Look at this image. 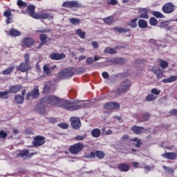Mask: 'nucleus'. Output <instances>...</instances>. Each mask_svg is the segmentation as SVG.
Here are the masks:
<instances>
[{
    "instance_id": "f257e3e1",
    "label": "nucleus",
    "mask_w": 177,
    "mask_h": 177,
    "mask_svg": "<svg viewBox=\"0 0 177 177\" xmlns=\"http://www.w3.org/2000/svg\"><path fill=\"white\" fill-rule=\"evenodd\" d=\"M41 103L43 104H50V106H57L68 110V111H74L80 110L81 106L75 104L66 100L60 99L55 95L46 96L41 100Z\"/></svg>"
},
{
    "instance_id": "f03ea898",
    "label": "nucleus",
    "mask_w": 177,
    "mask_h": 177,
    "mask_svg": "<svg viewBox=\"0 0 177 177\" xmlns=\"http://www.w3.org/2000/svg\"><path fill=\"white\" fill-rule=\"evenodd\" d=\"M75 70L73 68H68L59 73L57 78L58 80H66V78H71L74 75Z\"/></svg>"
},
{
    "instance_id": "7ed1b4c3",
    "label": "nucleus",
    "mask_w": 177,
    "mask_h": 177,
    "mask_svg": "<svg viewBox=\"0 0 177 177\" xmlns=\"http://www.w3.org/2000/svg\"><path fill=\"white\" fill-rule=\"evenodd\" d=\"M131 88V82L127 80L121 82L120 85L117 89L118 95H122L124 92H127L128 89Z\"/></svg>"
},
{
    "instance_id": "20e7f679",
    "label": "nucleus",
    "mask_w": 177,
    "mask_h": 177,
    "mask_svg": "<svg viewBox=\"0 0 177 177\" xmlns=\"http://www.w3.org/2000/svg\"><path fill=\"white\" fill-rule=\"evenodd\" d=\"M84 150V144L82 142H77L71 145L69 148V151L71 154H78L80 151Z\"/></svg>"
},
{
    "instance_id": "39448f33",
    "label": "nucleus",
    "mask_w": 177,
    "mask_h": 177,
    "mask_svg": "<svg viewBox=\"0 0 177 177\" xmlns=\"http://www.w3.org/2000/svg\"><path fill=\"white\" fill-rule=\"evenodd\" d=\"M22 13L26 15L27 13L30 17H33V19L37 18V15L38 13L35 12V6L33 5H30L27 7V10H22L21 11Z\"/></svg>"
},
{
    "instance_id": "423d86ee",
    "label": "nucleus",
    "mask_w": 177,
    "mask_h": 177,
    "mask_svg": "<svg viewBox=\"0 0 177 177\" xmlns=\"http://www.w3.org/2000/svg\"><path fill=\"white\" fill-rule=\"evenodd\" d=\"M162 10L164 13H172L175 10V6L172 3H167L162 6Z\"/></svg>"
},
{
    "instance_id": "0eeeda50",
    "label": "nucleus",
    "mask_w": 177,
    "mask_h": 177,
    "mask_svg": "<svg viewBox=\"0 0 177 177\" xmlns=\"http://www.w3.org/2000/svg\"><path fill=\"white\" fill-rule=\"evenodd\" d=\"M71 127L73 129H80L81 128V120L77 117H72L70 119Z\"/></svg>"
},
{
    "instance_id": "6e6552de",
    "label": "nucleus",
    "mask_w": 177,
    "mask_h": 177,
    "mask_svg": "<svg viewBox=\"0 0 177 177\" xmlns=\"http://www.w3.org/2000/svg\"><path fill=\"white\" fill-rule=\"evenodd\" d=\"M34 44H35V41L31 37H24L22 39L23 48H30Z\"/></svg>"
},
{
    "instance_id": "1a4fd4ad",
    "label": "nucleus",
    "mask_w": 177,
    "mask_h": 177,
    "mask_svg": "<svg viewBox=\"0 0 177 177\" xmlns=\"http://www.w3.org/2000/svg\"><path fill=\"white\" fill-rule=\"evenodd\" d=\"M38 96H39V88H38V86H37L32 91L27 93L26 99L28 100L30 97L37 99Z\"/></svg>"
},
{
    "instance_id": "9d476101",
    "label": "nucleus",
    "mask_w": 177,
    "mask_h": 177,
    "mask_svg": "<svg viewBox=\"0 0 177 177\" xmlns=\"http://www.w3.org/2000/svg\"><path fill=\"white\" fill-rule=\"evenodd\" d=\"M45 144V137L42 136H37L34 138L33 145L36 147L42 146Z\"/></svg>"
},
{
    "instance_id": "9b49d317",
    "label": "nucleus",
    "mask_w": 177,
    "mask_h": 177,
    "mask_svg": "<svg viewBox=\"0 0 177 177\" xmlns=\"http://www.w3.org/2000/svg\"><path fill=\"white\" fill-rule=\"evenodd\" d=\"M105 110H117L120 109V104L117 102H109L104 106Z\"/></svg>"
},
{
    "instance_id": "f8f14e48",
    "label": "nucleus",
    "mask_w": 177,
    "mask_h": 177,
    "mask_svg": "<svg viewBox=\"0 0 177 177\" xmlns=\"http://www.w3.org/2000/svg\"><path fill=\"white\" fill-rule=\"evenodd\" d=\"M37 19H48V20H52L53 19V16L51 15L49 13H37L36 18Z\"/></svg>"
},
{
    "instance_id": "ddd939ff",
    "label": "nucleus",
    "mask_w": 177,
    "mask_h": 177,
    "mask_svg": "<svg viewBox=\"0 0 177 177\" xmlns=\"http://www.w3.org/2000/svg\"><path fill=\"white\" fill-rule=\"evenodd\" d=\"M28 70H30V64H26L25 62L21 63L17 68V71L21 73H26Z\"/></svg>"
},
{
    "instance_id": "4468645a",
    "label": "nucleus",
    "mask_w": 177,
    "mask_h": 177,
    "mask_svg": "<svg viewBox=\"0 0 177 177\" xmlns=\"http://www.w3.org/2000/svg\"><path fill=\"white\" fill-rule=\"evenodd\" d=\"M162 157L167 160H176V153L175 152H167L162 154Z\"/></svg>"
},
{
    "instance_id": "2eb2a0df",
    "label": "nucleus",
    "mask_w": 177,
    "mask_h": 177,
    "mask_svg": "<svg viewBox=\"0 0 177 177\" xmlns=\"http://www.w3.org/2000/svg\"><path fill=\"white\" fill-rule=\"evenodd\" d=\"M64 57H66L64 54L52 53L50 55V59H52V60H62Z\"/></svg>"
},
{
    "instance_id": "dca6fc26",
    "label": "nucleus",
    "mask_w": 177,
    "mask_h": 177,
    "mask_svg": "<svg viewBox=\"0 0 177 177\" xmlns=\"http://www.w3.org/2000/svg\"><path fill=\"white\" fill-rule=\"evenodd\" d=\"M23 89V86L20 84H17L15 86H12L8 90L9 93H17V92H20V90Z\"/></svg>"
},
{
    "instance_id": "f3484780",
    "label": "nucleus",
    "mask_w": 177,
    "mask_h": 177,
    "mask_svg": "<svg viewBox=\"0 0 177 177\" xmlns=\"http://www.w3.org/2000/svg\"><path fill=\"white\" fill-rule=\"evenodd\" d=\"M129 165L125 163H121L118 165V169L122 172H128L129 171Z\"/></svg>"
},
{
    "instance_id": "a211bd4d",
    "label": "nucleus",
    "mask_w": 177,
    "mask_h": 177,
    "mask_svg": "<svg viewBox=\"0 0 177 177\" xmlns=\"http://www.w3.org/2000/svg\"><path fill=\"white\" fill-rule=\"evenodd\" d=\"M48 37H46V35L42 34L40 35L39 36V39L41 41V43L39 44L38 48L39 49V48L44 46V45H45V44H46V39H47Z\"/></svg>"
},
{
    "instance_id": "6ab92c4d",
    "label": "nucleus",
    "mask_w": 177,
    "mask_h": 177,
    "mask_svg": "<svg viewBox=\"0 0 177 177\" xmlns=\"http://www.w3.org/2000/svg\"><path fill=\"white\" fill-rule=\"evenodd\" d=\"M15 66H10L2 71L3 75H10L13 71H15Z\"/></svg>"
},
{
    "instance_id": "aec40b11",
    "label": "nucleus",
    "mask_w": 177,
    "mask_h": 177,
    "mask_svg": "<svg viewBox=\"0 0 177 177\" xmlns=\"http://www.w3.org/2000/svg\"><path fill=\"white\" fill-rule=\"evenodd\" d=\"M145 129L143 127H138V126H133L131 127V131L134 132L136 135H139L140 133H142V131Z\"/></svg>"
},
{
    "instance_id": "412c9836",
    "label": "nucleus",
    "mask_w": 177,
    "mask_h": 177,
    "mask_svg": "<svg viewBox=\"0 0 177 177\" xmlns=\"http://www.w3.org/2000/svg\"><path fill=\"white\" fill-rule=\"evenodd\" d=\"M140 13L141 14L140 17L142 19H149V11H147V9L146 8H142L140 10Z\"/></svg>"
},
{
    "instance_id": "4be33fe9",
    "label": "nucleus",
    "mask_w": 177,
    "mask_h": 177,
    "mask_svg": "<svg viewBox=\"0 0 177 177\" xmlns=\"http://www.w3.org/2000/svg\"><path fill=\"white\" fill-rule=\"evenodd\" d=\"M176 80H177V76L171 75L169 78L164 79L162 80V82L164 84H168L169 82H174V81H176Z\"/></svg>"
},
{
    "instance_id": "5701e85b",
    "label": "nucleus",
    "mask_w": 177,
    "mask_h": 177,
    "mask_svg": "<svg viewBox=\"0 0 177 177\" xmlns=\"http://www.w3.org/2000/svg\"><path fill=\"white\" fill-rule=\"evenodd\" d=\"M9 34L11 37H20L21 35V33L16 29L10 30Z\"/></svg>"
},
{
    "instance_id": "b1692460",
    "label": "nucleus",
    "mask_w": 177,
    "mask_h": 177,
    "mask_svg": "<svg viewBox=\"0 0 177 177\" xmlns=\"http://www.w3.org/2000/svg\"><path fill=\"white\" fill-rule=\"evenodd\" d=\"M101 133H102V132L100 131V129H94L91 131V136L93 138H99V136H100Z\"/></svg>"
},
{
    "instance_id": "393cba45",
    "label": "nucleus",
    "mask_w": 177,
    "mask_h": 177,
    "mask_svg": "<svg viewBox=\"0 0 177 177\" xmlns=\"http://www.w3.org/2000/svg\"><path fill=\"white\" fill-rule=\"evenodd\" d=\"M14 100L17 104H21V103L24 102V97L21 95H15Z\"/></svg>"
},
{
    "instance_id": "a878e982",
    "label": "nucleus",
    "mask_w": 177,
    "mask_h": 177,
    "mask_svg": "<svg viewBox=\"0 0 177 177\" xmlns=\"http://www.w3.org/2000/svg\"><path fill=\"white\" fill-rule=\"evenodd\" d=\"M136 21H138V18H135L131 20V21L128 22L127 24L131 28H136V27L138 26V24H136Z\"/></svg>"
},
{
    "instance_id": "bb28decb",
    "label": "nucleus",
    "mask_w": 177,
    "mask_h": 177,
    "mask_svg": "<svg viewBox=\"0 0 177 177\" xmlns=\"http://www.w3.org/2000/svg\"><path fill=\"white\" fill-rule=\"evenodd\" d=\"M114 31H118V32H120V34H122V32H127L128 31H131V29L129 28H118L115 27L114 28Z\"/></svg>"
},
{
    "instance_id": "cd10ccee",
    "label": "nucleus",
    "mask_w": 177,
    "mask_h": 177,
    "mask_svg": "<svg viewBox=\"0 0 177 177\" xmlns=\"http://www.w3.org/2000/svg\"><path fill=\"white\" fill-rule=\"evenodd\" d=\"M154 74L156 75L157 78L160 79L162 77V74H164V72L161 71L160 68H157L156 70H153Z\"/></svg>"
},
{
    "instance_id": "c85d7f7f",
    "label": "nucleus",
    "mask_w": 177,
    "mask_h": 177,
    "mask_svg": "<svg viewBox=\"0 0 177 177\" xmlns=\"http://www.w3.org/2000/svg\"><path fill=\"white\" fill-rule=\"evenodd\" d=\"M76 35L80 37V38H82V39H84L85 38V35H86V33L81 29H77L76 30Z\"/></svg>"
},
{
    "instance_id": "c756f323",
    "label": "nucleus",
    "mask_w": 177,
    "mask_h": 177,
    "mask_svg": "<svg viewBox=\"0 0 177 177\" xmlns=\"http://www.w3.org/2000/svg\"><path fill=\"white\" fill-rule=\"evenodd\" d=\"M138 26L140 28H146L147 27V22L143 19L138 21Z\"/></svg>"
},
{
    "instance_id": "7c9ffc66",
    "label": "nucleus",
    "mask_w": 177,
    "mask_h": 177,
    "mask_svg": "<svg viewBox=\"0 0 177 177\" xmlns=\"http://www.w3.org/2000/svg\"><path fill=\"white\" fill-rule=\"evenodd\" d=\"M104 52V53H110L111 55H115V53H117V50L115 48H111L110 47H107Z\"/></svg>"
},
{
    "instance_id": "2f4dec72",
    "label": "nucleus",
    "mask_w": 177,
    "mask_h": 177,
    "mask_svg": "<svg viewBox=\"0 0 177 177\" xmlns=\"http://www.w3.org/2000/svg\"><path fill=\"white\" fill-rule=\"evenodd\" d=\"M9 91H0V98L2 99H9Z\"/></svg>"
},
{
    "instance_id": "473e14b6",
    "label": "nucleus",
    "mask_w": 177,
    "mask_h": 177,
    "mask_svg": "<svg viewBox=\"0 0 177 177\" xmlns=\"http://www.w3.org/2000/svg\"><path fill=\"white\" fill-rule=\"evenodd\" d=\"M69 21L71 24H73V26H77V24H80L81 19L77 18H71L69 19Z\"/></svg>"
},
{
    "instance_id": "72a5a7b5",
    "label": "nucleus",
    "mask_w": 177,
    "mask_h": 177,
    "mask_svg": "<svg viewBox=\"0 0 177 177\" xmlns=\"http://www.w3.org/2000/svg\"><path fill=\"white\" fill-rule=\"evenodd\" d=\"M131 140L135 142L133 145L136 146V147H140V145H142V140L140 139L135 138Z\"/></svg>"
},
{
    "instance_id": "f704fd0d",
    "label": "nucleus",
    "mask_w": 177,
    "mask_h": 177,
    "mask_svg": "<svg viewBox=\"0 0 177 177\" xmlns=\"http://www.w3.org/2000/svg\"><path fill=\"white\" fill-rule=\"evenodd\" d=\"M43 70L46 74H50L52 73V71L50 69V65L46 64L43 67Z\"/></svg>"
},
{
    "instance_id": "c9c22d12",
    "label": "nucleus",
    "mask_w": 177,
    "mask_h": 177,
    "mask_svg": "<svg viewBox=\"0 0 177 177\" xmlns=\"http://www.w3.org/2000/svg\"><path fill=\"white\" fill-rule=\"evenodd\" d=\"M157 97L153 94H149L145 97L146 102H153V100H156Z\"/></svg>"
},
{
    "instance_id": "e433bc0d",
    "label": "nucleus",
    "mask_w": 177,
    "mask_h": 177,
    "mask_svg": "<svg viewBox=\"0 0 177 177\" xmlns=\"http://www.w3.org/2000/svg\"><path fill=\"white\" fill-rule=\"evenodd\" d=\"M71 8H82V4L78 1H71Z\"/></svg>"
},
{
    "instance_id": "4c0bfd02",
    "label": "nucleus",
    "mask_w": 177,
    "mask_h": 177,
    "mask_svg": "<svg viewBox=\"0 0 177 177\" xmlns=\"http://www.w3.org/2000/svg\"><path fill=\"white\" fill-rule=\"evenodd\" d=\"M17 5L21 9V8H27V3L21 1V0H18Z\"/></svg>"
},
{
    "instance_id": "58836bf2",
    "label": "nucleus",
    "mask_w": 177,
    "mask_h": 177,
    "mask_svg": "<svg viewBox=\"0 0 177 177\" xmlns=\"http://www.w3.org/2000/svg\"><path fill=\"white\" fill-rule=\"evenodd\" d=\"M12 12H15V10L8 9L7 10H6L4 12L3 17H10V16H12Z\"/></svg>"
},
{
    "instance_id": "ea45409f",
    "label": "nucleus",
    "mask_w": 177,
    "mask_h": 177,
    "mask_svg": "<svg viewBox=\"0 0 177 177\" xmlns=\"http://www.w3.org/2000/svg\"><path fill=\"white\" fill-rule=\"evenodd\" d=\"M49 91H50V82H48L44 85V93H49Z\"/></svg>"
},
{
    "instance_id": "a19ab883",
    "label": "nucleus",
    "mask_w": 177,
    "mask_h": 177,
    "mask_svg": "<svg viewBox=\"0 0 177 177\" xmlns=\"http://www.w3.org/2000/svg\"><path fill=\"white\" fill-rule=\"evenodd\" d=\"M153 16H155V17H157V19H162L164 18V15H162V13H161L160 12L158 11H154L153 12Z\"/></svg>"
},
{
    "instance_id": "79ce46f5",
    "label": "nucleus",
    "mask_w": 177,
    "mask_h": 177,
    "mask_svg": "<svg viewBox=\"0 0 177 177\" xmlns=\"http://www.w3.org/2000/svg\"><path fill=\"white\" fill-rule=\"evenodd\" d=\"M113 21H114V17H113V16L108 17L104 19V21L106 24H110L111 23H113Z\"/></svg>"
},
{
    "instance_id": "37998d69",
    "label": "nucleus",
    "mask_w": 177,
    "mask_h": 177,
    "mask_svg": "<svg viewBox=\"0 0 177 177\" xmlns=\"http://www.w3.org/2000/svg\"><path fill=\"white\" fill-rule=\"evenodd\" d=\"M29 153L30 152L28 151V150H24V151H21V152L18 153L17 156L18 157H24L26 156H28Z\"/></svg>"
},
{
    "instance_id": "c03bdc74",
    "label": "nucleus",
    "mask_w": 177,
    "mask_h": 177,
    "mask_svg": "<svg viewBox=\"0 0 177 177\" xmlns=\"http://www.w3.org/2000/svg\"><path fill=\"white\" fill-rule=\"evenodd\" d=\"M84 139H86V134H84L83 136L77 135L75 137H74V140H84Z\"/></svg>"
},
{
    "instance_id": "a18cd8bd",
    "label": "nucleus",
    "mask_w": 177,
    "mask_h": 177,
    "mask_svg": "<svg viewBox=\"0 0 177 177\" xmlns=\"http://www.w3.org/2000/svg\"><path fill=\"white\" fill-rule=\"evenodd\" d=\"M95 156L97 157V158L102 159L104 157V153L101 151H96Z\"/></svg>"
},
{
    "instance_id": "49530a36",
    "label": "nucleus",
    "mask_w": 177,
    "mask_h": 177,
    "mask_svg": "<svg viewBox=\"0 0 177 177\" xmlns=\"http://www.w3.org/2000/svg\"><path fill=\"white\" fill-rule=\"evenodd\" d=\"M160 66L162 68H167L168 67V62L165 60H160Z\"/></svg>"
},
{
    "instance_id": "de8ad7c7",
    "label": "nucleus",
    "mask_w": 177,
    "mask_h": 177,
    "mask_svg": "<svg viewBox=\"0 0 177 177\" xmlns=\"http://www.w3.org/2000/svg\"><path fill=\"white\" fill-rule=\"evenodd\" d=\"M116 62H117V63H118V64H125V63H127V59L118 58V59H116Z\"/></svg>"
},
{
    "instance_id": "09e8293b",
    "label": "nucleus",
    "mask_w": 177,
    "mask_h": 177,
    "mask_svg": "<svg viewBox=\"0 0 177 177\" xmlns=\"http://www.w3.org/2000/svg\"><path fill=\"white\" fill-rule=\"evenodd\" d=\"M150 118V115L149 113H144L142 115V119L140 120V122H142V121H147Z\"/></svg>"
},
{
    "instance_id": "8fccbe9b",
    "label": "nucleus",
    "mask_w": 177,
    "mask_h": 177,
    "mask_svg": "<svg viewBox=\"0 0 177 177\" xmlns=\"http://www.w3.org/2000/svg\"><path fill=\"white\" fill-rule=\"evenodd\" d=\"M162 168L164 170H165V172H167L168 174H172L174 172V170L172 169V168H170L169 167L162 166Z\"/></svg>"
},
{
    "instance_id": "3c124183",
    "label": "nucleus",
    "mask_w": 177,
    "mask_h": 177,
    "mask_svg": "<svg viewBox=\"0 0 177 177\" xmlns=\"http://www.w3.org/2000/svg\"><path fill=\"white\" fill-rule=\"evenodd\" d=\"M149 42L151 44H153V45H155L156 46H161V44H160V41H156L155 39H151L149 40Z\"/></svg>"
},
{
    "instance_id": "603ef678",
    "label": "nucleus",
    "mask_w": 177,
    "mask_h": 177,
    "mask_svg": "<svg viewBox=\"0 0 177 177\" xmlns=\"http://www.w3.org/2000/svg\"><path fill=\"white\" fill-rule=\"evenodd\" d=\"M57 127L62 128V129H67V128H68V124L66 123H59L57 124Z\"/></svg>"
},
{
    "instance_id": "864d4df0",
    "label": "nucleus",
    "mask_w": 177,
    "mask_h": 177,
    "mask_svg": "<svg viewBox=\"0 0 177 177\" xmlns=\"http://www.w3.org/2000/svg\"><path fill=\"white\" fill-rule=\"evenodd\" d=\"M149 23H150L151 26H156L158 21L156 18L151 17L149 20Z\"/></svg>"
},
{
    "instance_id": "5fc2aeb1",
    "label": "nucleus",
    "mask_w": 177,
    "mask_h": 177,
    "mask_svg": "<svg viewBox=\"0 0 177 177\" xmlns=\"http://www.w3.org/2000/svg\"><path fill=\"white\" fill-rule=\"evenodd\" d=\"M151 92L153 95H156V96H158V95H160V93H161V90H158L157 88H152Z\"/></svg>"
},
{
    "instance_id": "6e6d98bb",
    "label": "nucleus",
    "mask_w": 177,
    "mask_h": 177,
    "mask_svg": "<svg viewBox=\"0 0 177 177\" xmlns=\"http://www.w3.org/2000/svg\"><path fill=\"white\" fill-rule=\"evenodd\" d=\"M25 62L26 64H29L30 63V54L26 53L24 55Z\"/></svg>"
},
{
    "instance_id": "4d7b16f0",
    "label": "nucleus",
    "mask_w": 177,
    "mask_h": 177,
    "mask_svg": "<svg viewBox=\"0 0 177 177\" xmlns=\"http://www.w3.org/2000/svg\"><path fill=\"white\" fill-rule=\"evenodd\" d=\"M8 136V133L3 131H0V138L5 139Z\"/></svg>"
},
{
    "instance_id": "13d9d810",
    "label": "nucleus",
    "mask_w": 177,
    "mask_h": 177,
    "mask_svg": "<svg viewBox=\"0 0 177 177\" xmlns=\"http://www.w3.org/2000/svg\"><path fill=\"white\" fill-rule=\"evenodd\" d=\"M94 60H93V58L92 57H88L86 59V62L88 64H92L93 63Z\"/></svg>"
},
{
    "instance_id": "bf43d9fd",
    "label": "nucleus",
    "mask_w": 177,
    "mask_h": 177,
    "mask_svg": "<svg viewBox=\"0 0 177 177\" xmlns=\"http://www.w3.org/2000/svg\"><path fill=\"white\" fill-rule=\"evenodd\" d=\"M77 73L78 74H82V73H85V68H80L77 69Z\"/></svg>"
},
{
    "instance_id": "052dcab7",
    "label": "nucleus",
    "mask_w": 177,
    "mask_h": 177,
    "mask_svg": "<svg viewBox=\"0 0 177 177\" xmlns=\"http://www.w3.org/2000/svg\"><path fill=\"white\" fill-rule=\"evenodd\" d=\"M92 46L94 49H97L99 48V44L96 41H93Z\"/></svg>"
},
{
    "instance_id": "680f3d73",
    "label": "nucleus",
    "mask_w": 177,
    "mask_h": 177,
    "mask_svg": "<svg viewBox=\"0 0 177 177\" xmlns=\"http://www.w3.org/2000/svg\"><path fill=\"white\" fill-rule=\"evenodd\" d=\"M169 113L171 114V115H177V109L171 110Z\"/></svg>"
},
{
    "instance_id": "e2e57ef3",
    "label": "nucleus",
    "mask_w": 177,
    "mask_h": 177,
    "mask_svg": "<svg viewBox=\"0 0 177 177\" xmlns=\"http://www.w3.org/2000/svg\"><path fill=\"white\" fill-rule=\"evenodd\" d=\"M117 3H118V1H117V0H110V1L109 2V5H117Z\"/></svg>"
},
{
    "instance_id": "0e129e2a",
    "label": "nucleus",
    "mask_w": 177,
    "mask_h": 177,
    "mask_svg": "<svg viewBox=\"0 0 177 177\" xmlns=\"http://www.w3.org/2000/svg\"><path fill=\"white\" fill-rule=\"evenodd\" d=\"M38 32H50V29H44L37 31Z\"/></svg>"
},
{
    "instance_id": "69168bd1",
    "label": "nucleus",
    "mask_w": 177,
    "mask_h": 177,
    "mask_svg": "<svg viewBox=\"0 0 177 177\" xmlns=\"http://www.w3.org/2000/svg\"><path fill=\"white\" fill-rule=\"evenodd\" d=\"M71 1H66L65 3H64V6H68L69 8H71Z\"/></svg>"
},
{
    "instance_id": "338daca9",
    "label": "nucleus",
    "mask_w": 177,
    "mask_h": 177,
    "mask_svg": "<svg viewBox=\"0 0 177 177\" xmlns=\"http://www.w3.org/2000/svg\"><path fill=\"white\" fill-rule=\"evenodd\" d=\"M102 77L103 78H109V73L107 72L102 73Z\"/></svg>"
},
{
    "instance_id": "774afa93",
    "label": "nucleus",
    "mask_w": 177,
    "mask_h": 177,
    "mask_svg": "<svg viewBox=\"0 0 177 177\" xmlns=\"http://www.w3.org/2000/svg\"><path fill=\"white\" fill-rule=\"evenodd\" d=\"M50 122H52V124H55V122H57V119L55 118H51L50 119Z\"/></svg>"
}]
</instances>
